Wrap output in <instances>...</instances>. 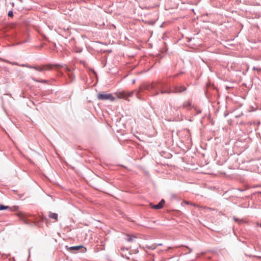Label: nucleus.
Instances as JSON below:
<instances>
[{
  "label": "nucleus",
  "mask_w": 261,
  "mask_h": 261,
  "mask_svg": "<svg viewBox=\"0 0 261 261\" xmlns=\"http://www.w3.org/2000/svg\"><path fill=\"white\" fill-rule=\"evenodd\" d=\"M133 92H125L122 91L118 93H116V95L118 98H123L125 100H128V98L132 96Z\"/></svg>",
  "instance_id": "obj_1"
},
{
  "label": "nucleus",
  "mask_w": 261,
  "mask_h": 261,
  "mask_svg": "<svg viewBox=\"0 0 261 261\" xmlns=\"http://www.w3.org/2000/svg\"><path fill=\"white\" fill-rule=\"evenodd\" d=\"M97 98L99 100H110L111 101H114L115 98L112 96L111 94L108 93H99L97 95Z\"/></svg>",
  "instance_id": "obj_2"
},
{
  "label": "nucleus",
  "mask_w": 261,
  "mask_h": 261,
  "mask_svg": "<svg viewBox=\"0 0 261 261\" xmlns=\"http://www.w3.org/2000/svg\"><path fill=\"white\" fill-rule=\"evenodd\" d=\"M164 203H165V200L164 199H162L161 200V201L158 204L153 205L150 203L149 204V205L152 208L159 210V209L162 208L163 207Z\"/></svg>",
  "instance_id": "obj_3"
},
{
  "label": "nucleus",
  "mask_w": 261,
  "mask_h": 261,
  "mask_svg": "<svg viewBox=\"0 0 261 261\" xmlns=\"http://www.w3.org/2000/svg\"><path fill=\"white\" fill-rule=\"evenodd\" d=\"M61 66L59 64H54V65L47 64V65H43V71H49V70H51L53 68V67H60Z\"/></svg>",
  "instance_id": "obj_4"
},
{
  "label": "nucleus",
  "mask_w": 261,
  "mask_h": 261,
  "mask_svg": "<svg viewBox=\"0 0 261 261\" xmlns=\"http://www.w3.org/2000/svg\"><path fill=\"white\" fill-rule=\"evenodd\" d=\"M20 66L22 67H28L29 68H33V69H34L36 70H37L40 72L43 71V65L32 66H30V65H29L27 64H26V65L22 64V65H21Z\"/></svg>",
  "instance_id": "obj_5"
},
{
  "label": "nucleus",
  "mask_w": 261,
  "mask_h": 261,
  "mask_svg": "<svg viewBox=\"0 0 261 261\" xmlns=\"http://www.w3.org/2000/svg\"><path fill=\"white\" fill-rule=\"evenodd\" d=\"M186 90V88L184 86H176L174 88V93H181L185 91Z\"/></svg>",
  "instance_id": "obj_6"
},
{
  "label": "nucleus",
  "mask_w": 261,
  "mask_h": 261,
  "mask_svg": "<svg viewBox=\"0 0 261 261\" xmlns=\"http://www.w3.org/2000/svg\"><path fill=\"white\" fill-rule=\"evenodd\" d=\"M48 216L49 218L54 219L55 221H58V216L57 214L50 212Z\"/></svg>",
  "instance_id": "obj_7"
},
{
  "label": "nucleus",
  "mask_w": 261,
  "mask_h": 261,
  "mask_svg": "<svg viewBox=\"0 0 261 261\" xmlns=\"http://www.w3.org/2000/svg\"><path fill=\"white\" fill-rule=\"evenodd\" d=\"M191 204L193 205L194 206L198 207L199 208H203V209H204V210H208L210 211H214V209H213V208L208 207H206V206H200L196 204L195 203H191Z\"/></svg>",
  "instance_id": "obj_8"
},
{
  "label": "nucleus",
  "mask_w": 261,
  "mask_h": 261,
  "mask_svg": "<svg viewBox=\"0 0 261 261\" xmlns=\"http://www.w3.org/2000/svg\"><path fill=\"white\" fill-rule=\"evenodd\" d=\"M191 102L190 100L186 101L184 102L182 107L184 108H188V107H191Z\"/></svg>",
  "instance_id": "obj_9"
},
{
  "label": "nucleus",
  "mask_w": 261,
  "mask_h": 261,
  "mask_svg": "<svg viewBox=\"0 0 261 261\" xmlns=\"http://www.w3.org/2000/svg\"><path fill=\"white\" fill-rule=\"evenodd\" d=\"M83 246H73L69 248V250H78L80 248H81Z\"/></svg>",
  "instance_id": "obj_10"
},
{
  "label": "nucleus",
  "mask_w": 261,
  "mask_h": 261,
  "mask_svg": "<svg viewBox=\"0 0 261 261\" xmlns=\"http://www.w3.org/2000/svg\"><path fill=\"white\" fill-rule=\"evenodd\" d=\"M7 209H9V210H10L11 211H12L11 208L10 207L8 206H5V205H2V204L0 205V210L1 211L4 210H7Z\"/></svg>",
  "instance_id": "obj_11"
},
{
  "label": "nucleus",
  "mask_w": 261,
  "mask_h": 261,
  "mask_svg": "<svg viewBox=\"0 0 261 261\" xmlns=\"http://www.w3.org/2000/svg\"><path fill=\"white\" fill-rule=\"evenodd\" d=\"M134 238H135V237H132V236H127V240L128 241H132Z\"/></svg>",
  "instance_id": "obj_12"
},
{
  "label": "nucleus",
  "mask_w": 261,
  "mask_h": 261,
  "mask_svg": "<svg viewBox=\"0 0 261 261\" xmlns=\"http://www.w3.org/2000/svg\"><path fill=\"white\" fill-rule=\"evenodd\" d=\"M8 15L11 17H12L13 16V12L12 11H10L9 12H8Z\"/></svg>",
  "instance_id": "obj_13"
},
{
  "label": "nucleus",
  "mask_w": 261,
  "mask_h": 261,
  "mask_svg": "<svg viewBox=\"0 0 261 261\" xmlns=\"http://www.w3.org/2000/svg\"><path fill=\"white\" fill-rule=\"evenodd\" d=\"M33 80L34 81H36V82H41V83H46L47 82V81H45V80L38 81V80H35V79H33Z\"/></svg>",
  "instance_id": "obj_14"
},
{
  "label": "nucleus",
  "mask_w": 261,
  "mask_h": 261,
  "mask_svg": "<svg viewBox=\"0 0 261 261\" xmlns=\"http://www.w3.org/2000/svg\"><path fill=\"white\" fill-rule=\"evenodd\" d=\"M9 63L11 64L12 65H18V64L16 62H14V63L9 62Z\"/></svg>",
  "instance_id": "obj_15"
},
{
  "label": "nucleus",
  "mask_w": 261,
  "mask_h": 261,
  "mask_svg": "<svg viewBox=\"0 0 261 261\" xmlns=\"http://www.w3.org/2000/svg\"><path fill=\"white\" fill-rule=\"evenodd\" d=\"M184 202L187 204H191V203H190L189 201H185Z\"/></svg>",
  "instance_id": "obj_16"
},
{
  "label": "nucleus",
  "mask_w": 261,
  "mask_h": 261,
  "mask_svg": "<svg viewBox=\"0 0 261 261\" xmlns=\"http://www.w3.org/2000/svg\"><path fill=\"white\" fill-rule=\"evenodd\" d=\"M68 76H69V77L70 78H71L72 79V76H71V75L70 74H68Z\"/></svg>",
  "instance_id": "obj_17"
},
{
  "label": "nucleus",
  "mask_w": 261,
  "mask_h": 261,
  "mask_svg": "<svg viewBox=\"0 0 261 261\" xmlns=\"http://www.w3.org/2000/svg\"><path fill=\"white\" fill-rule=\"evenodd\" d=\"M234 220L235 221H237V219H236V218H234Z\"/></svg>",
  "instance_id": "obj_18"
}]
</instances>
